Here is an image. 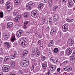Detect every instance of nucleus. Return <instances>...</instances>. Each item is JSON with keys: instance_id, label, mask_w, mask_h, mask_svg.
Wrapping results in <instances>:
<instances>
[{"instance_id": "nucleus-33", "label": "nucleus", "mask_w": 75, "mask_h": 75, "mask_svg": "<svg viewBox=\"0 0 75 75\" xmlns=\"http://www.w3.org/2000/svg\"><path fill=\"white\" fill-rule=\"evenodd\" d=\"M70 59L71 61H74L75 59V57L74 56H71L70 57Z\"/></svg>"}, {"instance_id": "nucleus-47", "label": "nucleus", "mask_w": 75, "mask_h": 75, "mask_svg": "<svg viewBox=\"0 0 75 75\" xmlns=\"http://www.w3.org/2000/svg\"><path fill=\"white\" fill-rule=\"evenodd\" d=\"M28 22L27 21H26L24 22V25H27V24H28Z\"/></svg>"}, {"instance_id": "nucleus-32", "label": "nucleus", "mask_w": 75, "mask_h": 75, "mask_svg": "<svg viewBox=\"0 0 75 75\" xmlns=\"http://www.w3.org/2000/svg\"><path fill=\"white\" fill-rule=\"evenodd\" d=\"M10 4H11V2L10 1L7 2L6 4V7L9 6L10 5Z\"/></svg>"}, {"instance_id": "nucleus-18", "label": "nucleus", "mask_w": 75, "mask_h": 75, "mask_svg": "<svg viewBox=\"0 0 75 75\" xmlns=\"http://www.w3.org/2000/svg\"><path fill=\"white\" fill-rule=\"evenodd\" d=\"M58 19V16L57 15H55L53 17V20L54 21H57Z\"/></svg>"}, {"instance_id": "nucleus-19", "label": "nucleus", "mask_w": 75, "mask_h": 75, "mask_svg": "<svg viewBox=\"0 0 75 75\" xmlns=\"http://www.w3.org/2000/svg\"><path fill=\"white\" fill-rule=\"evenodd\" d=\"M55 33H56V30L55 29H53L51 31L50 34L51 35H53V34Z\"/></svg>"}, {"instance_id": "nucleus-26", "label": "nucleus", "mask_w": 75, "mask_h": 75, "mask_svg": "<svg viewBox=\"0 0 75 75\" xmlns=\"http://www.w3.org/2000/svg\"><path fill=\"white\" fill-rule=\"evenodd\" d=\"M53 45H54V42L52 40L48 44V46L49 47H51V46H52Z\"/></svg>"}, {"instance_id": "nucleus-22", "label": "nucleus", "mask_w": 75, "mask_h": 75, "mask_svg": "<svg viewBox=\"0 0 75 75\" xmlns=\"http://www.w3.org/2000/svg\"><path fill=\"white\" fill-rule=\"evenodd\" d=\"M67 6L69 7H72L74 6V2H71V3H68Z\"/></svg>"}, {"instance_id": "nucleus-13", "label": "nucleus", "mask_w": 75, "mask_h": 75, "mask_svg": "<svg viewBox=\"0 0 75 75\" xmlns=\"http://www.w3.org/2000/svg\"><path fill=\"white\" fill-rule=\"evenodd\" d=\"M72 50L70 48H68L66 51V52L68 54L70 55L72 53Z\"/></svg>"}, {"instance_id": "nucleus-9", "label": "nucleus", "mask_w": 75, "mask_h": 75, "mask_svg": "<svg viewBox=\"0 0 75 75\" xmlns=\"http://www.w3.org/2000/svg\"><path fill=\"white\" fill-rule=\"evenodd\" d=\"M4 45H5L6 48H10V46H11V43H10L9 42H6L4 43Z\"/></svg>"}, {"instance_id": "nucleus-63", "label": "nucleus", "mask_w": 75, "mask_h": 75, "mask_svg": "<svg viewBox=\"0 0 75 75\" xmlns=\"http://www.w3.org/2000/svg\"><path fill=\"white\" fill-rule=\"evenodd\" d=\"M9 75H16V74L15 73H12L11 74H9Z\"/></svg>"}, {"instance_id": "nucleus-44", "label": "nucleus", "mask_w": 75, "mask_h": 75, "mask_svg": "<svg viewBox=\"0 0 75 75\" xmlns=\"http://www.w3.org/2000/svg\"><path fill=\"white\" fill-rule=\"evenodd\" d=\"M11 65H14L15 64V63H14V62L13 61L11 60Z\"/></svg>"}, {"instance_id": "nucleus-56", "label": "nucleus", "mask_w": 75, "mask_h": 75, "mask_svg": "<svg viewBox=\"0 0 75 75\" xmlns=\"http://www.w3.org/2000/svg\"><path fill=\"white\" fill-rule=\"evenodd\" d=\"M9 20H11L13 19V18L11 16H9Z\"/></svg>"}, {"instance_id": "nucleus-23", "label": "nucleus", "mask_w": 75, "mask_h": 75, "mask_svg": "<svg viewBox=\"0 0 75 75\" xmlns=\"http://www.w3.org/2000/svg\"><path fill=\"white\" fill-rule=\"evenodd\" d=\"M21 1V0H16L14 1L15 4L16 5H17V4H18Z\"/></svg>"}, {"instance_id": "nucleus-46", "label": "nucleus", "mask_w": 75, "mask_h": 75, "mask_svg": "<svg viewBox=\"0 0 75 75\" xmlns=\"http://www.w3.org/2000/svg\"><path fill=\"white\" fill-rule=\"evenodd\" d=\"M18 72L20 75H21V74H23V71L21 70H20Z\"/></svg>"}, {"instance_id": "nucleus-2", "label": "nucleus", "mask_w": 75, "mask_h": 75, "mask_svg": "<svg viewBox=\"0 0 75 75\" xmlns=\"http://www.w3.org/2000/svg\"><path fill=\"white\" fill-rule=\"evenodd\" d=\"M35 51L38 53L36 55L37 57H39V56H40V53H39L40 50H38V47H36L35 48H34L32 50V54L33 55V56H34V55L36 54V53H35Z\"/></svg>"}, {"instance_id": "nucleus-53", "label": "nucleus", "mask_w": 75, "mask_h": 75, "mask_svg": "<svg viewBox=\"0 0 75 75\" xmlns=\"http://www.w3.org/2000/svg\"><path fill=\"white\" fill-rule=\"evenodd\" d=\"M67 0H62V3H65Z\"/></svg>"}, {"instance_id": "nucleus-5", "label": "nucleus", "mask_w": 75, "mask_h": 75, "mask_svg": "<svg viewBox=\"0 0 75 75\" xmlns=\"http://www.w3.org/2000/svg\"><path fill=\"white\" fill-rule=\"evenodd\" d=\"M3 37L5 40H8L10 38V34L8 33H5L3 34Z\"/></svg>"}, {"instance_id": "nucleus-17", "label": "nucleus", "mask_w": 75, "mask_h": 75, "mask_svg": "<svg viewBox=\"0 0 75 75\" xmlns=\"http://www.w3.org/2000/svg\"><path fill=\"white\" fill-rule=\"evenodd\" d=\"M59 9V8L58 6H55L53 8V10L54 11H57Z\"/></svg>"}, {"instance_id": "nucleus-30", "label": "nucleus", "mask_w": 75, "mask_h": 75, "mask_svg": "<svg viewBox=\"0 0 75 75\" xmlns=\"http://www.w3.org/2000/svg\"><path fill=\"white\" fill-rule=\"evenodd\" d=\"M24 17H28V13L27 12H25L23 14Z\"/></svg>"}, {"instance_id": "nucleus-61", "label": "nucleus", "mask_w": 75, "mask_h": 75, "mask_svg": "<svg viewBox=\"0 0 75 75\" xmlns=\"http://www.w3.org/2000/svg\"><path fill=\"white\" fill-rule=\"evenodd\" d=\"M70 21V20L68 19V18L66 19V21H67V22H69Z\"/></svg>"}, {"instance_id": "nucleus-36", "label": "nucleus", "mask_w": 75, "mask_h": 75, "mask_svg": "<svg viewBox=\"0 0 75 75\" xmlns=\"http://www.w3.org/2000/svg\"><path fill=\"white\" fill-rule=\"evenodd\" d=\"M48 3L49 6H50V7H52V1H49Z\"/></svg>"}, {"instance_id": "nucleus-39", "label": "nucleus", "mask_w": 75, "mask_h": 75, "mask_svg": "<svg viewBox=\"0 0 75 75\" xmlns=\"http://www.w3.org/2000/svg\"><path fill=\"white\" fill-rule=\"evenodd\" d=\"M52 19H50L49 20V23L50 25H52Z\"/></svg>"}, {"instance_id": "nucleus-7", "label": "nucleus", "mask_w": 75, "mask_h": 75, "mask_svg": "<svg viewBox=\"0 0 75 75\" xmlns=\"http://www.w3.org/2000/svg\"><path fill=\"white\" fill-rule=\"evenodd\" d=\"M23 33V30H21L17 32L16 33V36L18 38H20L21 36L22 33Z\"/></svg>"}, {"instance_id": "nucleus-50", "label": "nucleus", "mask_w": 75, "mask_h": 75, "mask_svg": "<svg viewBox=\"0 0 75 75\" xmlns=\"http://www.w3.org/2000/svg\"><path fill=\"white\" fill-rule=\"evenodd\" d=\"M6 21H9V17L8 16H7L6 18Z\"/></svg>"}, {"instance_id": "nucleus-54", "label": "nucleus", "mask_w": 75, "mask_h": 75, "mask_svg": "<svg viewBox=\"0 0 75 75\" xmlns=\"http://www.w3.org/2000/svg\"><path fill=\"white\" fill-rule=\"evenodd\" d=\"M2 61H3V58L1 57L0 58V63L2 62Z\"/></svg>"}, {"instance_id": "nucleus-14", "label": "nucleus", "mask_w": 75, "mask_h": 75, "mask_svg": "<svg viewBox=\"0 0 75 75\" xmlns=\"http://www.w3.org/2000/svg\"><path fill=\"white\" fill-rule=\"evenodd\" d=\"M13 26V23L12 22H9L7 23V27L8 28H10Z\"/></svg>"}, {"instance_id": "nucleus-20", "label": "nucleus", "mask_w": 75, "mask_h": 75, "mask_svg": "<svg viewBox=\"0 0 75 75\" xmlns=\"http://www.w3.org/2000/svg\"><path fill=\"white\" fill-rule=\"evenodd\" d=\"M56 69V66H52L50 67V69L52 71H54Z\"/></svg>"}, {"instance_id": "nucleus-24", "label": "nucleus", "mask_w": 75, "mask_h": 75, "mask_svg": "<svg viewBox=\"0 0 75 75\" xmlns=\"http://www.w3.org/2000/svg\"><path fill=\"white\" fill-rule=\"evenodd\" d=\"M13 14L14 16H16L17 17V16H20L19 15V13H18L16 12V11H13Z\"/></svg>"}, {"instance_id": "nucleus-58", "label": "nucleus", "mask_w": 75, "mask_h": 75, "mask_svg": "<svg viewBox=\"0 0 75 75\" xmlns=\"http://www.w3.org/2000/svg\"><path fill=\"white\" fill-rule=\"evenodd\" d=\"M74 21V20L73 19H71V20H70L69 23H72Z\"/></svg>"}, {"instance_id": "nucleus-43", "label": "nucleus", "mask_w": 75, "mask_h": 75, "mask_svg": "<svg viewBox=\"0 0 75 75\" xmlns=\"http://www.w3.org/2000/svg\"><path fill=\"white\" fill-rule=\"evenodd\" d=\"M58 61V59H55L53 60V62L54 63H57Z\"/></svg>"}, {"instance_id": "nucleus-12", "label": "nucleus", "mask_w": 75, "mask_h": 75, "mask_svg": "<svg viewBox=\"0 0 75 75\" xmlns=\"http://www.w3.org/2000/svg\"><path fill=\"white\" fill-rule=\"evenodd\" d=\"M15 40L16 38H15V35H14L13 34H12V37L11 39V41L12 42H13Z\"/></svg>"}, {"instance_id": "nucleus-3", "label": "nucleus", "mask_w": 75, "mask_h": 75, "mask_svg": "<svg viewBox=\"0 0 75 75\" xmlns=\"http://www.w3.org/2000/svg\"><path fill=\"white\" fill-rule=\"evenodd\" d=\"M23 61L21 62V65H22V67H26L28 65V63L27 62L25 63H25H24V61H28V59L27 58L24 57L23 58Z\"/></svg>"}, {"instance_id": "nucleus-10", "label": "nucleus", "mask_w": 75, "mask_h": 75, "mask_svg": "<svg viewBox=\"0 0 75 75\" xmlns=\"http://www.w3.org/2000/svg\"><path fill=\"white\" fill-rule=\"evenodd\" d=\"M21 18V16H16V18H14V22L16 23H17V22H18L20 20V19Z\"/></svg>"}, {"instance_id": "nucleus-28", "label": "nucleus", "mask_w": 75, "mask_h": 75, "mask_svg": "<svg viewBox=\"0 0 75 75\" xmlns=\"http://www.w3.org/2000/svg\"><path fill=\"white\" fill-rule=\"evenodd\" d=\"M34 5L35 4L33 3L32 2L30 1L28 4V6H32V7H33V6H34Z\"/></svg>"}, {"instance_id": "nucleus-41", "label": "nucleus", "mask_w": 75, "mask_h": 75, "mask_svg": "<svg viewBox=\"0 0 75 75\" xmlns=\"http://www.w3.org/2000/svg\"><path fill=\"white\" fill-rule=\"evenodd\" d=\"M60 55L61 56H62V57H64V52L63 51H62L60 52Z\"/></svg>"}, {"instance_id": "nucleus-1", "label": "nucleus", "mask_w": 75, "mask_h": 75, "mask_svg": "<svg viewBox=\"0 0 75 75\" xmlns=\"http://www.w3.org/2000/svg\"><path fill=\"white\" fill-rule=\"evenodd\" d=\"M27 41H28V40L25 38H23L19 41L20 44H21L23 47H25L27 45Z\"/></svg>"}, {"instance_id": "nucleus-15", "label": "nucleus", "mask_w": 75, "mask_h": 75, "mask_svg": "<svg viewBox=\"0 0 75 75\" xmlns=\"http://www.w3.org/2000/svg\"><path fill=\"white\" fill-rule=\"evenodd\" d=\"M44 7V4L42 3H41L39 4L38 6V8L39 10H41V9H42Z\"/></svg>"}, {"instance_id": "nucleus-62", "label": "nucleus", "mask_w": 75, "mask_h": 75, "mask_svg": "<svg viewBox=\"0 0 75 75\" xmlns=\"http://www.w3.org/2000/svg\"><path fill=\"white\" fill-rule=\"evenodd\" d=\"M11 67L12 68L14 69L15 67V66L14 65H12Z\"/></svg>"}, {"instance_id": "nucleus-55", "label": "nucleus", "mask_w": 75, "mask_h": 75, "mask_svg": "<svg viewBox=\"0 0 75 75\" xmlns=\"http://www.w3.org/2000/svg\"><path fill=\"white\" fill-rule=\"evenodd\" d=\"M60 71H61V69L60 68H59L57 69V72H59Z\"/></svg>"}, {"instance_id": "nucleus-64", "label": "nucleus", "mask_w": 75, "mask_h": 75, "mask_svg": "<svg viewBox=\"0 0 75 75\" xmlns=\"http://www.w3.org/2000/svg\"><path fill=\"white\" fill-rule=\"evenodd\" d=\"M73 55H75V51H74L73 53Z\"/></svg>"}, {"instance_id": "nucleus-34", "label": "nucleus", "mask_w": 75, "mask_h": 75, "mask_svg": "<svg viewBox=\"0 0 75 75\" xmlns=\"http://www.w3.org/2000/svg\"><path fill=\"white\" fill-rule=\"evenodd\" d=\"M6 7L8 11H11V7L9 6Z\"/></svg>"}, {"instance_id": "nucleus-29", "label": "nucleus", "mask_w": 75, "mask_h": 75, "mask_svg": "<svg viewBox=\"0 0 75 75\" xmlns=\"http://www.w3.org/2000/svg\"><path fill=\"white\" fill-rule=\"evenodd\" d=\"M41 58L42 61H45V60L46 59V57L43 55H42L41 56Z\"/></svg>"}, {"instance_id": "nucleus-57", "label": "nucleus", "mask_w": 75, "mask_h": 75, "mask_svg": "<svg viewBox=\"0 0 75 75\" xmlns=\"http://www.w3.org/2000/svg\"><path fill=\"white\" fill-rule=\"evenodd\" d=\"M73 3V2L72 1V0H69V2L68 3Z\"/></svg>"}, {"instance_id": "nucleus-27", "label": "nucleus", "mask_w": 75, "mask_h": 75, "mask_svg": "<svg viewBox=\"0 0 75 75\" xmlns=\"http://www.w3.org/2000/svg\"><path fill=\"white\" fill-rule=\"evenodd\" d=\"M30 6L27 5L26 9L27 10H30L31 9V7Z\"/></svg>"}, {"instance_id": "nucleus-42", "label": "nucleus", "mask_w": 75, "mask_h": 75, "mask_svg": "<svg viewBox=\"0 0 75 75\" xmlns=\"http://www.w3.org/2000/svg\"><path fill=\"white\" fill-rule=\"evenodd\" d=\"M36 37H38V38H42V36L41 35H36Z\"/></svg>"}, {"instance_id": "nucleus-60", "label": "nucleus", "mask_w": 75, "mask_h": 75, "mask_svg": "<svg viewBox=\"0 0 75 75\" xmlns=\"http://www.w3.org/2000/svg\"><path fill=\"white\" fill-rule=\"evenodd\" d=\"M38 43L39 44L41 45V42L40 40H39L38 41Z\"/></svg>"}, {"instance_id": "nucleus-31", "label": "nucleus", "mask_w": 75, "mask_h": 75, "mask_svg": "<svg viewBox=\"0 0 75 75\" xmlns=\"http://www.w3.org/2000/svg\"><path fill=\"white\" fill-rule=\"evenodd\" d=\"M53 51L54 53L56 54L58 52V49L57 48H55L53 50Z\"/></svg>"}, {"instance_id": "nucleus-38", "label": "nucleus", "mask_w": 75, "mask_h": 75, "mask_svg": "<svg viewBox=\"0 0 75 75\" xmlns=\"http://www.w3.org/2000/svg\"><path fill=\"white\" fill-rule=\"evenodd\" d=\"M35 71L36 72H38V71H40V67L38 66L36 67L35 69Z\"/></svg>"}, {"instance_id": "nucleus-25", "label": "nucleus", "mask_w": 75, "mask_h": 75, "mask_svg": "<svg viewBox=\"0 0 75 75\" xmlns=\"http://www.w3.org/2000/svg\"><path fill=\"white\" fill-rule=\"evenodd\" d=\"M42 67L44 69H45L47 67V63L45 62L43 64Z\"/></svg>"}, {"instance_id": "nucleus-59", "label": "nucleus", "mask_w": 75, "mask_h": 75, "mask_svg": "<svg viewBox=\"0 0 75 75\" xmlns=\"http://www.w3.org/2000/svg\"><path fill=\"white\" fill-rule=\"evenodd\" d=\"M11 58L12 59H14V58H15V57L14 56L12 55L11 56Z\"/></svg>"}, {"instance_id": "nucleus-6", "label": "nucleus", "mask_w": 75, "mask_h": 75, "mask_svg": "<svg viewBox=\"0 0 75 75\" xmlns=\"http://www.w3.org/2000/svg\"><path fill=\"white\" fill-rule=\"evenodd\" d=\"M2 69L3 72H8L9 69V67H8L7 66H4L3 67Z\"/></svg>"}, {"instance_id": "nucleus-40", "label": "nucleus", "mask_w": 75, "mask_h": 75, "mask_svg": "<svg viewBox=\"0 0 75 75\" xmlns=\"http://www.w3.org/2000/svg\"><path fill=\"white\" fill-rule=\"evenodd\" d=\"M68 61H66L64 62L62 64V66H65V65L68 63Z\"/></svg>"}, {"instance_id": "nucleus-37", "label": "nucleus", "mask_w": 75, "mask_h": 75, "mask_svg": "<svg viewBox=\"0 0 75 75\" xmlns=\"http://www.w3.org/2000/svg\"><path fill=\"white\" fill-rule=\"evenodd\" d=\"M3 12H0V17L1 18H3Z\"/></svg>"}, {"instance_id": "nucleus-52", "label": "nucleus", "mask_w": 75, "mask_h": 75, "mask_svg": "<svg viewBox=\"0 0 75 75\" xmlns=\"http://www.w3.org/2000/svg\"><path fill=\"white\" fill-rule=\"evenodd\" d=\"M14 55L15 57H17V52H14Z\"/></svg>"}, {"instance_id": "nucleus-48", "label": "nucleus", "mask_w": 75, "mask_h": 75, "mask_svg": "<svg viewBox=\"0 0 75 75\" xmlns=\"http://www.w3.org/2000/svg\"><path fill=\"white\" fill-rule=\"evenodd\" d=\"M23 29H24L25 30H26L27 28V27L26 26H25V25H24L23 26Z\"/></svg>"}, {"instance_id": "nucleus-49", "label": "nucleus", "mask_w": 75, "mask_h": 75, "mask_svg": "<svg viewBox=\"0 0 75 75\" xmlns=\"http://www.w3.org/2000/svg\"><path fill=\"white\" fill-rule=\"evenodd\" d=\"M54 60V59L52 57H51L50 58V61H51V62H53Z\"/></svg>"}, {"instance_id": "nucleus-4", "label": "nucleus", "mask_w": 75, "mask_h": 75, "mask_svg": "<svg viewBox=\"0 0 75 75\" xmlns=\"http://www.w3.org/2000/svg\"><path fill=\"white\" fill-rule=\"evenodd\" d=\"M63 31L64 32H66L68 30V26L67 24H65L62 26Z\"/></svg>"}, {"instance_id": "nucleus-21", "label": "nucleus", "mask_w": 75, "mask_h": 75, "mask_svg": "<svg viewBox=\"0 0 75 75\" xmlns=\"http://www.w3.org/2000/svg\"><path fill=\"white\" fill-rule=\"evenodd\" d=\"M28 52L27 50H24L23 53V56H25L27 55V54H28Z\"/></svg>"}, {"instance_id": "nucleus-45", "label": "nucleus", "mask_w": 75, "mask_h": 75, "mask_svg": "<svg viewBox=\"0 0 75 75\" xmlns=\"http://www.w3.org/2000/svg\"><path fill=\"white\" fill-rule=\"evenodd\" d=\"M4 54V52L1 51V50H0V55H3Z\"/></svg>"}, {"instance_id": "nucleus-35", "label": "nucleus", "mask_w": 75, "mask_h": 75, "mask_svg": "<svg viewBox=\"0 0 75 75\" xmlns=\"http://www.w3.org/2000/svg\"><path fill=\"white\" fill-rule=\"evenodd\" d=\"M5 58H6V61H8L11 59V58H10V57L9 56H6Z\"/></svg>"}, {"instance_id": "nucleus-16", "label": "nucleus", "mask_w": 75, "mask_h": 75, "mask_svg": "<svg viewBox=\"0 0 75 75\" xmlns=\"http://www.w3.org/2000/svg\"><path fill=\"white\" fill-rule=\"evenodd\" d=\"M63 69L64 71H71L72 70V68L69 67H66L64 68Z\"/></svg>"}, {"instance_id": "nucleus-51", "label": "nucleus", "mask_w": 75, "mask_h": 75, "mask_svg": "<svg viewBox=\"0 0 75 75\" xmlns=\"http://www.w3.org/2000/svg\"><path fill=\"white\" fill-rule=\"evenodd\" d=\"M4 2V0H0V4H3Z\"/></svg>"}, {"instance_id": "nucleus-11", "label": "nucleus", "mask_w": 75, "mask_h": 75, "mask_svg": "<svg viewBox=\"0 0 75 75\" xmlns=\"http://www.w3.org/2000/svg\"><path fill=\"white\" fill-rule=\"evenodd\" d=\"M68 42L69 43L70 46H72L74 44V40H72V39L69 38L68 39Z\"/></svg>"}, {"instance_id": "nucleus-8", "label": "nucleus", "mask_w": 75, "mask_h": 75, "mask_svg": "<svg viewBox=\"0 0 75 75\" xmlns=\"http://www.w3.org/2000/svg\"><path fill=\"white\" fill-rule=\"evenodd\" d=\"M37 11H33L31 13V15L33 17H37Z\"/></svg>"}]
</instances>
